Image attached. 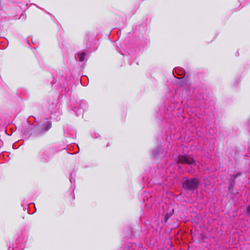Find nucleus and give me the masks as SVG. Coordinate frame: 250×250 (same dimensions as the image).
I'll use <instances>...</instances> for the list:
<instances>
[{"mask_svg":"<svg viewBox=\"0 0 250 250\" xmlns=\"http://www.w3.org/2000/svg\"><path fill=\"white\" fill-rule=\"evenodd\" d=\"M175 72L176 74L179 76H182L185 74V71L183 69H181L180 68H176Z\"/></svg>","mask_w":250,"mask_h":250,"instance_id":"obj_4","label":"nucleus"},{"mask_svg":"<svg viewBox=\"0 0 250 250\" xmlns=\"http://www.w3.org/2000/svg\"><path fill=\"white\" fill-rule=\"evenodd\" d=\"M177 163L182 164H187L193 166L196 165V162L193 158L191 156H188L186 155H179L177 159Z\"/></svg>","mask_w":250,"mask_h":250,"instance_id":"obj_2","label":"nucleus"},{"mask_svg":"<svg viewBox=\"0 0 250 250\" xmlns=\"http://www.w3.org/2000/svg\"><path fill=\"white\" fill-rule=\"evenodd\" d=\"M78 56L80 61L83 62L84 60L85 53L84 52H82L81 53L78 54Z\"/></svg>","mask_w":250,"mask_h":250,"instance_id":"obj_5","label":"nucleus"},{"mask_svg":"<svg viewBox=\"0 0 250 250\" xmlns=\"http://www.w3.org/2000/svg\"><path fill=\"white\" fill-rule=\"evenodd\" d=\"M200 184V181L196 178L188 179L184 177L182 185L183 188L186 190H194L198 188Z\"/></svg>","mask_w":250,"mask_h":250,"instance_id":"obj_1","label":"nucleus"},{"mask_svg":"<svg viewBox=\"0 0 250 250\" xmlns=\"http://www.w3.org/2000/svg\"><path fill=\"white\" fill-rule=\"evenodd\" d=\"M52 126V123L50 121H47L43 123L42 128L40 133L47 131Z\"/></svg>","mask_w":250,"mask_h":250,"instance_id":"obj_3","label":"nucleus"},{"mask_svg":"<svg viewBox=\"0 0 250 250\" xmlns=\"http://www.w3.org/2000/svg\"><path fill=\"white\" fill-rule=\"evenodd\" d=\"M247 210L248 212L250 213V205L248 207Z\"/></svg>","mask_w":250,"mask_h":250,"instance_id":"obj_6","label":"nucleus"}]
</instances>
